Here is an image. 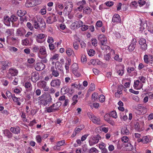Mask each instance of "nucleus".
<instances>
[{"mask_svg": "<svg viewBox=\"0 0 153 153\" xmlns=\"http://www.w3.org/2000/svg\"><path fill=\"white\" fill-rule=\"evenodd\" d=\"M32 21L35 29H43L45 27V23L41 17L36 16L32 19Z\"/></svg>", "mask_w": 153, "mask_h": 153, "instance_id": "nucleus-1", "label": "nucleus"}, {"mask_svg": "<svg viewBox=\"0 0 153 153\" xmlns=\"http://www.w3.org/2000/svg\"><path fill=\"white\" fill-rule=\"evenodd\" d=\"M101 138V137L99 134L91 137L89 140V145L92 146L97 143Z\"/></svg>", "mask_w": 153, "mask_h": 153, "instance_id": "nucleus-2", "label": "nucleus"}, {"mask_svg": "<svg viewBox=\"0 0 153 153\" xmlns=\"http://www.w3.org/2000/svg\"><path fill=\"white\" fill-rule=\"evenodd\" d=\"M143 59L145 63L152 66L153 64V56L151 54H145L144 55Z\"/></svg>", "mask_w": 153, "mask_h": 153, "instance_id": "nucleus-3", "label": "nucleus"}, {"mask_svg": "<svg viewBox=\"0 0 153 153\" xmlns=\"http://www.w3.org/2000/svg\"><path fill=\"white\" fill-rule=\"evenodd\" d=\"M65 8L63 10V13L66 15H68L71 13L73 9L72 4H68L65 5Z\"/></svg>", "mask_w": 153, "mask_h": 153, "instance_id": "nucleus-4", "label": "nucleus"}, {"mask_svg": "<svg viewBox=\"0 0 153 153\" xmlns=\"http://www.w3.org/2000/svg\"><path fill=\"white\" fill-rule=\"evenodd\" d=\"M37 85L39 88L43 89L45 91H48L49 89V87L47 85V82L44 80L39 82Z\"/></svg>", "mask_w": 153, "mask_h": 153, "instance_id": "nucleus-5", "label": "nucleus"}, {"mask_svg": "<svg viewBox=\"0 0 153 153\" xmlns=\"http://www.w3.org/2000/svg\"><path fill=\"white\" fill-rule=\"evenodd\" d=\"M88 115L89 118L94 123L98 125L100 124V120L99 117H96L91 113L88 114Z\"/></svg>", "mask_w": 153, "mask_h": 153, "instance_id": "nucleus-6", "label": "nucleus"}, {"mask_svg": "<svg viewBox=\"0 0 153 153\" xmlns=\"http://www.w3.org/2000/svg\"><path fill=\"white\" fill-rule=\"evenodd\" d=\"M140 45V48L143 51H145L147 49V45L146 43V40L143 38H141L139 41Z\"/></svg>", "mask_w": 153, "mask_h": 153, "instance_id": "nucleus-7", "label": "nucleus"}, {"mask_svg": "<svg viewBox=\"0 0 153 153\" xmlns=\"http://www.w3.org/2000/svg\"><path fill=\"white\" fill-rule=\"evenodd\" d=\"M18 73L17 70L15 68H11L9 70L7 76L9 79H11L12 76H16Z\"/></svg>", "mask_w": 153, "mask_h": 153, "instance_id": "nucleus-8", "label": "nucleus"}, {"mask_svg": "<svg viewBox=\"0 0 153 153\" xmlns=\"http://www.w3.org/2000/svg\"><path fill=\"white\" fill-rule=\"evenodd\" d=\"M61 82L59 79H56L52 80L50 83V85L51 87H53L56 88H59Z\"/></svg>", "mask_w": 153, "mask_h": 153, "instance_id": "nucleus-9", "label": "nucleus"}, {"mask_svg": "<svg viewBox=\"0 0 153 153\" xmlns=\"http://www.w3.org/2000/svg\"><path fill=\"white\" fill-rule=\"evenodd\" d=\"M83 23V22L81 20L76 21L71 24L70 25V28L73 30L78 29L81 27V25Z\"/></svg>", "mask_w": 153, "mask_h": 153, "instance_id": "nucleus-10", "label": "nucleus"}, {"mask_svg": "<svg viewBox=\"0 0 153 153\" xmlns=\"http://www.w3.org/2000/svg\"><path fill=\"white\" fill-rule=\"evenodd\" d=\"M137 43V40L135 38H133L131 44L128 46V50L130 52L132 51H133L136 46V44Z\"/></svg>", "mask_w": 153, "mask_h": 153, "instance_id": "nucleus-11", "label": "nucleus"}, {"mask_svg": "<svg viewBox=\"0 0 153 153\" xmlns=\"http://www.w3.org/2000/svg\"><path fill=\"white\" fill-rule=\"evenodd\" d=\"M26 31L23 28H20L16 30V35L18 36H23L26 33Z\"/></svg>", "mask_w": 153, "mask_h": 153, "instance_id": "nucleus-12", "label": "nucleus"}, {"mask_svg": "<svg viewBox=\"0 0 153 153\" xmlns=\"http://www.w3.org/2000/svg\"><path fill=\"white\" fill-rule=\"evenodd\" d=\"M117 73L120 76H122L123 74L124 70V67L123 65L118 66L116 68Z\"/></svg>", "mask_w": 153, "mask_h": 153, "instance_id": "nucleus-13", "label": "nucleus"}, {"mask_svg": "<svg viewBox=\"0 0 153 153\" xmlns=\"http://www.w3.org/2000/svg\"><path fill=\"white\" fill-rule=\"evenodd\" d=\"M10 130L13 133L17 135L20 134L21 132V129L18 126L15 127H11L10 128Z\"/></svg>", "mask_w": 153, "mask_h": 153, "instance_id": "nucleus-14", "label": "nucleus"}, {"mask_svg": "<svg viewBox=\"0 0 153 153\" xmlns=\"http://www.w3.org/2000/svg\"><path fill=\"white\" fill-rule=\"evenodd\" d=\"M34 67L35 69L37 71L42 70L45 68V65L40 62L37 63Z\"/></svg>", "mask_w": 153, "mask_h": 153, "instance_id": "nucleus-15", "label": "nucleus"}, {"mask_svg": "<svg viewBox=\"0 0 153 153\" xmlns=\"http://www.w3.org/2000/svg\"><path fill=\"white\" fill-rule=\"evenodd\" d=\"M55 68L56 69L58 70L59 71V74L61 75H63L64 73L63 68L60 62L57 61L56 63Z\"/></svg>", "mask_w": 153, "mask_h": 153, "instance_id": "nucleus-16", "label": "nucleus"}, {"mask_svg": "<svg viewBox=\"0 0 153 153\" xmlns=\"http://www.w3.org/2000/svg\"><path fill=\"white\" fill-rule=\"evenodd\" d=\"M0 65H1V69L4 70L6 69V67L10 66V63L8 61H4L3 59L0 63Z\"/></svg>", "mask_w": 153, "mask_h": 153, "instance_id": "nucleus-17", "label": "nucleus"}, {"mask_svg": "<svg viewBox=\"0 0 153 153\" xmlns=\"http://www.w3.org/2000/svg\"><path fill=\"white\" fill-rule=\"evenodd\" d=\"M106 44H103L101 45V48L102 50H106V51H111V53H112V54H114L115 51L112 49H111L109 47V46L105 45Z\"/></svg>", "mask_w": 153, "mask_h": 153, "instance_id": "nucleus-18", "label": "nucleus"}, {"mask_svg": "<svg viewBox=\"0 0 153 153\" xmlns=\"http://www.w3.org/2000/svg\"><path fill=\"white\" fill-rule=\"evenodd\" d=\"M38 3L36 1H31L27 0L25 3V5L26 7H29L36 5Z\"/></svg>", "mask_w": 153, "mask_h": 153, "instance_id": "nucleus-19", "label": "nucleus"}, {"mask_svg": "<svg viewBox=\"0 0 153 153\" xmlns=\"http://www.w3.org/2000/svg\"><path fill=\"white\" fill-rule=\"evenodd\" d=\"M4 136L8 139H10L12 138L13 134L10 131V130L6 129L3 131Z\"/></svg>", "mask_w": 153, "mask_h": 153, "instance_id": "nucleus-20", "label": "nucleus"}, {"mask_svg": "<svg viewBox=\"0 0 153 153\" xmlns=\"http://www.w3.org/2000/svg\"><path fill=\"white\" fill-rule=\"evenodd\" d=\"M54 15V14H53L51 16H49L46 19V22L48 23L51 24L56 21V17Z\"/></svg>", "mask_w": 153, "mask_h": 153, "instance_id": "nucleus-21", "label": "nucleus"}, {"mask_svg": "<svg viewBox=\"0 0 153 153\" xmlns=\"http://www.w3.org/2000/svg\"><path fill=\"white\" fill-rule=\"evenodd\" d=\"M98 39L100 42L101 45L106 43L107 39L104 35L101 34L99 35Z\"/></svg>", "mask_w": 153, "mask_h": 153, "instance_id": "nucleus-22", "label": "nucleus"}, {"mask_svg": "<svg viewBox=\"0 0 153 153\" xmlns=\"http://www.w3.org/2000/svg\"><path fill=\"white\" fill-rule=\"evenodd\" d=\"M143 86V84L138 80L134 81V87L135 89L137 90L140 89Z\"/></svg>", "mask_w": 153, "mask_h": 153, "instance_id": "nucleus-23", "label": "nucleus"}, {"mask_svg": "<svg viewBox=\"0 0 153 153\" xmlns=\"http://www.w3.org/2000/svg\"><path fill=\"white\" fill-rule=\"evenodd\" d=\"M14 30L13 29H6L5 31V34L7 36V40H8L9 36L14 34Z\"/></svg>", "mask_w": 153, "mask_h": 153, "instance_id": "nucleus-24", "label": "nucleus"}, {"mask_svg": "<svg viewBox=\"0 0 153 153\" xmlns=\"http://www.w3.org/2000/svg\"><path fill=\"white\" fill-rule=\"evenodd\" d=\"M121 19L119 15L116 14L114 15L112 17V21L114 23H117L120 22Z\"/></svg>", "mask_w": 153, "mask_h": 153, "instance_id": "nucleus-25", "label": "nucleus"}, {"mask_svg": "<svg viewBox=\"0 0 153 153\" xmlns=\"http://www.w3.org/2000/svg\"><path fill=\"white\" fill-rule=\"evenodd\" d=\"M121 134L124 135H128L129 134V131L126 126H123L121 130Z\"/></svg>", "mask_w": 153, "mask_h": 153, "instance_id": "nucleus-26", "label": "nucleus"}, {"mask_svg": "<svg viewBox=\"0 0 153 153\" xmlns=\"http://www.w3.org/2000/svg\"><path fill=\"white\" fill-rule=\"evenodd\" d=\"M32 40L31 39L26 38L22 41V44L23 45L27 46L32 43Z\"/></svg>", "mask_w": 153, "mask_h": 153, "instance_id": "nucleus-27", "label": "nucleus"}, {"mask_svg": "<svg viewBox=\"0 0 153 153\" xmlns=\"http://www.w3.org/2000/svg\"><path fill=\"white\" fill-rule=\"evenodd\" d=\"M39 79V76L38 73H34L32 74L31 80L33 82H36Z\"/></svg>", "mask_w": 153, "mask_h": 153, "instance_id": "nucleus-28", "label": "nucleus"}, {"mask_svg": "<svg viewBox=\"0 0 153 153\" xmlns=\"http://www.w3.org/2000/svg\"><path fill=\"white\" fill-rule=\"evenodd\" d=\"M84 126L83 125L82 126L81 128H76L74 131L73 134L71 135L72 137H74L77 134H78L80 131L84 128Z\"/></svg>", "mask_w": 153, "mask_h": 153, "instance_id": "nucleus-29", "label": "nucleus"}, {"mask_svg": "<svg viewBox=\"0 0 153 153\" xmlns=\"http://www.w3.org/2000/svg\"><path fill=\"white\" fill-rule=\"evenodd\" d=\"M112 55H114V56L113 57L114 58V59L119 62H121L122 61L123 58L121 56H120L118 54L115 53L114 52V54H112Z\"/></svg>", "mask_w": 153, "mask_h": 153, "instance_id": "nucleus-30", "label": "nucleus"}, {"mask_svg": "<svg viewBox=\"0 0 153 153\" xmlns=\"http://www.w3.org/2000/svg\"><path fill=\"white\" fill-rule=\"evenodd\" d=\"M78 67V65L76 63H74L72 65V67L73 69V73L76 76L78 77L80 76V74L79 73H76L75 71V70H77Z\"/></svg>", "mask_w": 153, "mask_h": 153, "instance_id": "nucleus-31", "label": "nucleus"}, {"mask_svg": "<svg viewBox=\"0 0 153 153\" xmlns=\"http://www.w3.org/2000/svg\"><path fill=\"white\" fill-rule=\"evenodd\" d=\"M4 23L7 26H10V22H11V19L10 18H9L8 16H5L4 17Z\"/></svg>", "mask_w": 153, "mask_h": 153, "instance_id": "nucleus-32", "label": "nucleus"}, {"mask_svg": "<svg viewBox=\"0 0 153 153\" xmlns=\"http://www.w3.org/2000/svg\"><path fill=\"white\" fill-rule=\"evenodd\" d=\"M51 71L52 72V74L55 77H57L59 75V73L57 69H55L54 67L51 68Z\"/></svg>", "mask_w": 153, "mask_h": 153, "instance_id": "nucleus-33", "label": "nucleus"}, {"mask_svg": "<svg viewBox=\"0 0 153 153\" xmlns=\"http://www.w3.org/2000/svg\"><path fill=\"white\" fill-rule=\"evenodd\" d=\"M39 52L40 54L43 55L45 56H46L47 55L46 48L44 47L40 48Z\"/></svg>", "mask_w": 153, "mask_h": 153, "instance_id": "nucleus-34", "label": "nucleus"}, {"mask_svg": "<svg viewBox=\"0 0 153 153\" xmlns=\"http://www.w3.org/2000/svg\"><path fill=\"white\" fill-rule=\"evenodd\" d=\"M124 145L127 151H130L133 149V146L128 142L126 143Z\"/></svg>", "mask_w": 153, "mask_h": 153, "instance_id": "nucleus-35", "label": "nucleus"}, {"mask_svg": "<svg viewBox=\"0 0 153 153\" xmlns=\"http://www.w3.org/2000/svg\"><path fill=\"white\" fill-rule=\"evenodd\" d=\"M92 9L88 7H86L84 8L83 12L86 14H90L92 12Z\"/></svg>", "mask_w": 153, "mask_h": 153, "instance_id": "nucleus-36", "label": "nucleus"}, {"mask_svg": "<svg viewBox=\"0 0 153 153\" xmlns=\"http://www.w3.org/2000/svg\"><path fill=\"white\" fill-rule=\"evenodd\" d=\"M147 111L146 108L144 106L140 109L138 111L137 113L139 114H145Z\"/></svg>", "mask_w": 153, "mask_h": 153, "instance_id": "nucleus-37", "label": "nucleus"}, {"mask_svg": "<svg viewBox=\"0 0 153 153\" xmlns=\"http://www.w3.org/2000/svg\"><path fill=\"white\" fill-rule=\"evenodd\" d=\"M144 26H146L147 27V29L149 32L151 33H153V26L152 25H148L147 24H144L143 25Z\"/></svg>", "mask_w": 153, "mask_h": 153, "instance_id": "nucleus-38", "label": "nucleus"}, {"mask_svg": "<svg viewBox=\"0 0 153 153\" xmlns=\"http://www.w3.org/2000/svg\"><path fill=\"white\" fill-rule=\"evenodd\" d=\"M45 99L48 104L52 103V98L50 94H47Z\"/></svg>", "mask_w": 153, "mask_h": 153, "instance_id": "nucleus-39", "label": "nucleus"}, {"mask_svg": "<svg viewBox=\"0 0 153 153\" xmlns=\"http://www.w3.org/2000/svg\"><path fill=\"white\" fill-rule=\"evenodd\" d=\"M12 98L13 101L14 102H16L17 104L19 105H20L21 103L19 101V98L16 97L15 94H13V95Z\"/></svg>", "mask_w": 153, "mask_h": 153, "instance_id": "nucleus-40", "label": "nucleus"}, {"mask_svg": "<svg viewBox=\"0 0 153 153\" xmlns=\"http://www.w3.org/2000/svg\"><path fill=\"white\" fill-rule=\"evenodd\" d=\"M69 89L67 86L63 87L61 89V92L62 94H65L68 92Z\"/></svg>", "mask_w": 153, "mask_h": 153, "instance_id": "nucleus-41", "label": "nucleus"}, {"mask_svg": "<svg viewBox=\"0 0 153 153\" xmlns=\"http://www.w3.org/2000/svg\"><path fill=\"white\" fill-rule=\"evenodd\" d=\"M109 53L104 55V59L107 61H109L111 59V56L112 55V53H111V51H109Z\"/></svg>", "mask_w": 153, "mask_h": 153, "instance_id": "nucleus-42", "label": "nucleus"}, {"mask_svg": "<svg viewBox=\"0 0 153 153\" xmlns=\"http://www.w3.org/2000/svg\"><path fill=\"white\" fill-rule=\"evenodd\" d=\"M68 62H66L65 63V68L67 72L69 71V66L71 64V60L68 59H67Z\"/></svg>", "mask_w": 153, "mask_h": 153, "instance_id": "nucleus-43", "label": "nucleus"}, {"mask_svg": "<svg viewBox=\"0 0 153 153\" xmlns=\"http://www.w3.org/2000/svg\"><path fill=\"white\" fill-rule=\"evenodd\" d=\"M149 136H146L143 137L142 138V143H147L149 141Z\"/></svg>", "mask_w": 153, "mask_h": 153, "instance_id": "nucleus-44", "label": "nucleus"}, {"mask_svg": "<svg viewBox=\"0 0 153 153\" xmlns=\"http://www.w3.org/2000/svg\"><path fill=\"white\" fill-rule=\"evenodd\" d=\"M24 86L26 88L28 89L29 90H31L32 89V86L30 82H26Z\"/></svg>", "mask_w": 153, "mask_h": 153, "instance_id": "nucleus-45", "label": "nucleus"}, {"mask_svg": "<svg viewBox=\"0 0 153 153\" xmlns=\"http://www.w3.org/2000/svg\"><path fill=\"white\" fill-rule=\"evenodd\" d=\"M26 13V12L25 10H19L17 11L18 15L19 16H24Z\"/></svg>", "mask_w": 153, "mask_h": 153, "instance_id": "nucleus-46", "label": "nucleus"}, {"mask_svg": "<svg viewBox=\"0 0 153 153\" xmlns=\"http://www.w3.org/2000/svg\"><path fill=\"white\" fill-rule=\"evenodd\" d=\"M78 97V96L77 95H74V96L72 98V100L73 101V102L72 103V105H74L77 102L78 100H77V98Z\"/></svg>", "mask_w": 153, "mask_h": 153, "instance_id": "nucleus-47", "label": "nucleus"}, {"mask_svg": "<svg viewBox=\"0 0 153 153\" xmlns=\"http://www.w3.org/2000/svg\"><path fill=\"white\" fill-rule=\"evenodd\" d=\"M66 53L68 56H71L74 53L73 51L70 48H67L66 51Z\"/></svg>", "mask_w": 153, "mask_h": 153, "instance_id": "nucleus-48", "label": "nucleus"}, {"mask_svg": "<svg viewBox=\"0 0 153 153\" xmlns=\"http://www.w3.org/2000/svg\"><path fill=\"white\" fill-rule=\"evenodd\" d=\"M61 103L60 102H58L55 104H53L52 105L53 107L55 110L56 111L57 110L59 107L61 105Z\"/></svg>", "mask_w": 153, "mask_h": 153, "instance_id": "nucleus-49", "label": "nucleus"}, {"mask_svg": "<svg viewBox=\"0 0 153 153\" xmlns=\"http://www.w3.org/2000/svg\"><path fill=\"white\" fill-rule=\"evenodd\" d=\"M56 110L54 108L52 105L48 107L46 109V111L47 112L51 113L55 111Z\"/></svg>", "mask_w": 153, "mask_h": 153, "instance_id": "nucleus-50", "label": "nucleus"}, {"mask_svg": "<svg viewBox=\"0 0 153 153\" xmlns=\"http://www.w3.org/2000/svg\"><path fill=\"white\" fill-rule=\"evenodd\" d=\"M124 88V87L122 85H119L118 86V89L117 90V93L118 94H122V89Z\"/></svg>", "mask_w": 153, "mask_h": 153, "instance_id": "nucleus-51", "label": "nucleus"}, {"mask_svg": "<svg viewBox=\"0 0 153 153\" xmlns=\"http://www.w3.org/2000/svg\"><path fill=\"white\" fill-rule=\"evenodd\" d=\"M121 140L123 142L126 143L128 142L129 138L127 136H124L121 137Z\"/></svg>", "mask_w": 153, "mask_h": 153, "instance_id": "nucleus-52", "label": "nucleus"}, {"mask_svg": "<svg viewBox=\"0 0 153 153\" xmlns=\"http://www.w3.org/2000/svg\"><path fill=\"white\" fill-rule=\"evenodd\" d=\"M109 115L110 117H112L114 118H116L117 117V113L115 111H112L111 112Z\"/></svg>", "mask_w": 153, "mask_h": 153, "instance_id": "nucleus-53", "label": "nucleus"}, {"mask_svg": "<svg viewBox=\"0 0 153 153\" xmlns=\"http://www.w3.org/2000/svg\"><path fill=\"white\" fill-rule=\"evenodd\" d=\"M81 27L82 30L85 31L88 29L89 26L86 25H83V23L81 25Z\"/></svg>", "mask_w": 153, "mask_h": 153, "instance_id": "nucleus-54", "label": "nucleus"}, {"mask_svg": "<svg viewBox=\"0 0 153 153\" xmlns=\"http://www.w3.org/2000/svg\"><path fill=\"white\" fill-rule=\"evenodd\" d=\"M42 139V137L39 135H37L36 137V142L39 144L41 143Z\"/></svg>", "mask_w": 153, "mask_h": 153, "instance_id": "nucleus-55", "label": "nucleus"}, {"mask_svg": "<svg viewBox=\"0 0 153 153\" xmlns=\"http://www.w3.org/2000/svg\"><path fill=\"white\" fill-rule=\"evenodd\" d=\"M87 52L88 55L90 56H93L95 53V51L93 49H90Z\"/></svg>", "mask_w": 153, "mask_h": 153, "instance_id": "nucleus-56", "label": "nucleus"}, {"mask_svg": "<svg viewBox=\"0 0 153 153\" xmlns=\"http://www.w3.org/2000/svg\"><path fill=\"white\" fill-rule=\"evenodd\" d=\"M127 71L128 73H131L133 71H135L136 70L134 67H128L127 68Z\"/></svg>", "mask_w": 153, "mask_h": 153, "instance_id": "nucleus-57", "label": "nucleus"}, {"mask_svg": "<svg viewBox=\"0 0 153 153\" xmlns=\"http://www.w3.org/2000/svg\"><path fill=\"white\" fill-rule=\"evenodd\" d=\"M40 48L39 47L36 45H34L33 47V52L37 53L39 51Z\"/></svg>", "mask_w": 153, "mask_h": 153, "instance_id": "nucleus-58", "label": "nucleus"}, {"mask_svg": "<svg viewBox=\"0 0 153 153\" xmlns=\"http://www.w3.org/2000/svg\"><path fill=\"white\" fill-rule=\"evenodd\" d=\"M98 151L95 148L92 147L89 150V153H98Z\"/></svg>", "mask_w": 153, "mask_h": 153, "instance_id": "nucleus-59", "label": "nucleus"}, {"mask_svg": "<svg viewBox=\"0 0 153 153\" xmlns=\"http://www.w3.org/2000/svg\"><path fill=\"white\" fill-rule=\"evenodd\" d=\"M99 99L100 102H103L105 100V96L103 94L100 95L99 97Z\"/></svg>", "mask_w": 153, "mask_h": 153, "instance_id": "nucleus-60", "label": "nucleus"}, {"mask_svg": "<svg viewBox=\"0 0 153 153\" xmlns=\"http://www.w3.org/2000/svg\"><path fill=\"white\" fill-rule=\"evenodd\" d=\"M65 143V140H61L60 141L56 143V145L58 146H63L64 144Z\"/></svg>", "mask_w": 153, "mask_h": 153, "instance_id": "nucleus-61", "label": "nucleus"}, {"mask_svg": "<svg viewBox=\"0 0 153 153\" xmlns=\"http://www.w3.org/2000/svg\"><path fill=\"white\" fill-rule=\"evenodd\" d=\"M102 22L100 20H98L97 21L96 24V27H102Z\"/></svg>", "mask_w": 153, "mask_h": 153, "instance_id": "nucleus-62", "label": "nucleus"}, {"mask_svg": "<svg viewBox=\"0 0 153 153\" xmlns=\"http://www.w3.org/2000/svg\"><path fill=\"white\" fill-rule=\"evenodd\" d=\"M114 2L112 1H108L106 2L105 4L107 6L109 7L112 6L114 4Z\"/></svg>", "mask_w": 153, "mask_h": 153, "instance_id": "nucleus-63", "label": "nucleus"}, {"mask_svg": "<svg viewBox=\"0 0 153 153\" xmlns=\"http://www.w3.org/2000/svg\"><path fill=\"white\" fill-rule=\"evenodd\" d=\"M98 97V95L96 93H94L92 95L91 98L94 101H95L97 100Z\"/></svg>", "mask_w": 153, "mask_h": 153, "instance_id": "nucleus-64", "label": "nucleus"}]
</instances>
